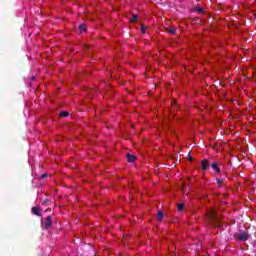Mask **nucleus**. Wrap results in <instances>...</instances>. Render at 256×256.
<instances>
[{
  "mask_svg": "<svg viewBox=\"0 0 256 256\" xmlns=\"http://www.w3.org/2000/svg\"><path fill=\"white\" fill-rule=\"evenodd\" d=\"M208 219L211 225H213V227H223V223L221 222L223 217L219 216L217 211L213 209L210 210Z\"/></svg>",
  "mask_w": 256,
  "mask_h": 256,
  "instance_id": "obj_1",
  "label": "nucleus"
},
{
  "mask_svg": "<svg viewBox=\"0 0 256 256\" xmlns=\"http://www.w3.org/2000/svg\"><path fill=\"white\" fill-rule=\"evenodd\" d=\"M42 225L44 229H49L53 225V222H51V216H47L45 220L42 221Z\"/></svg>",
  "mask_w": 256,
  "mask_h": 256,
  "instance_id": "obj_2",
  "label": "nucleus"
},
{
  "mask_svg": "<svg viewBox=\"0 0 256 256\" xmlns=\"http://www.w3.org/2000/svg\"><path fill=\"white\" fill-rule=\"evenodd\" d=\"M237 240L238 241H248L249 240V234L246 233V232L238 234L237 235Z\"/></svg>",
  "mask_w": 256,
  "mask_h": 256,
  "instance_id": "obj_3",
  "label": "nucleus"
},
{
  "mask_svg": "<svg viewBox=\"0 0 256 256\" xmlns=\"http://www.w3.org/2000/svg\"><path fill=\"white\" fill-rule=\"evenodd\" d=\"M41 209L40 207H32V215H36V217H41Z\"/></svg>",
  "mask_w": 256,
  "mask_h": 256,
  "instance_id": "obj_4",
  "label": "nucleus"
},
{
  "mask_svg": "<svg viewBox=\"0 0 256 256\" xmlns=\"http://www.w3.org/2000/svg\"><path fill=\"white\" fill-rule=\"evenodd\" d=\"M212 169L216 171V173H221V168H219V164L217 162L212 164Z\"/></svg>",
  "mask_w": 256,
  "mask_h": 256,
  "instance_id": "obj_5",
  "label": "nucleus"
},
{
  "mask_svg": "<svg viewBox=\"0 0 256 256\" xmlns=\"http://www.w3.org/2000/svg\"><path fill=\"white\" fill-rule=\"evenodd\" d=\"M78 31H80V33H85L87 31V25L80 24L78 27Z\"/></svg>",
  "mask_w": 256,
  "mask_h": 256,
  "instance_id": "obj_6",
  "label": "nucleus"
},
{
  "mask_svg": "<svg viewBox=\"0 0 256 256\" xmlns=\"http://www.w3.org/2000/svg\"><path fill=\"white\" fill-rule=\"evenodd\" d=\"M127 161H137V157L133 154H126Z\"/></svg>",
  "mask_w": 256,
  "mask_h": 256,
  "instance_id": "obj_7",
  "label": "nucleus"
},
{
  "mask_svg": "<svg viewBox=\"0 0 256 256\" xmlns=\"http://www.w3.org/2000/svg\"><path fill=\"white\" fill-rule=\"evenodd\" d=\"M209 168V161H202V170L207 171Z\"/></svg>",
  "mask_w": 256,
  "mask_h": 256,
  "instance_id": "obj_8",
  "label": "nucleus"
},
{
  "mask_svg": "<svg viewBox=\"0 0 256 256\" xmlns=\"http://www.w3.org/2000/svg\"><path fill=\"white\" fill-rule=\"evenodd\" d=\"M130 21L132 23H137V21H139V16H137V14H133L132 17L130 18Z\"/></svg>",
  "mask_w": 256,
  "mask_h": 256,
  "instance_id": "obj_9",
  "label": "nucleus"
},
{
  "mask_svg": "<svg viewBox=\"0 0 256 256\" xmlns=\"http://www.w3.org/2000/svg\"><path fill=\"white\" fill-rule=\"evenodd\" d=\"M177 31V27H170L169 29H168V33L170 34V35H175V32Z\"/></svg>",
  "mask_w": 256,
  "mask_h": 256,
  "instance_id": "obj_10",
  "label": "nucleus"
},
{
  "mask_svg": "<svg viewBox=\"0 0 256 256\" xmlns=\"http://www.w3.org/2000/svg\"><path fill=\"white\" fill-rule=\"evenodd\" d=\"M164 213H163V211H159L158 212V221H163V217H164Z\"/></svg>",
  "mask_w": 256,
  "mask_h": 256,
  "instance_id": "obj_11",
  "label": "nucleus"
},
{
  "mask_svg": "<svg viewBox=\"0 0 256 256\" xmlns=\"http://www.w3.org/2000/svg\"><path fill=\"white\" fill-rule=\"evenodd\" d=\"M60 117H69V112H60Z\"/></svg>",
  "mask_w": 256,
  "mask_h": 256,
  "instance_id": "obj_12",
  "label": "nucleus"
},
{
  "mask_svg": "<svg viewBox=\"0 0 256 256\" xmlns=\"http://www.w3.org/2000/svg\"><path fill=\"white\" fill-rule=\"evenodd\" d=\"M183 209H185V205L184 204H178V211H183Z\"/></svg>",
  "mask_w": 256,
  "mask_h": 256,
  "instance_id": "obj_13",
  "label": "nucleus"
},
{
  "mask_svg": "<svg viewBox=\"0 0 256 256\" xmlns=\"http://www.w3.org/2000/svg\"><path fill=\"white\" fill-rule=\"evenodd\" d=\"M140 29H141L142 33H144V34L146 33V28H145L144 24L141 25Z\"/></svg>",
  "mask_w": 256,
  "mask_h": 256,
  "instance_id": "obj_14",
  "label": "nucleus"
},
{
  "mask_svg": "<svg viewBox=\"0 0 256 256\" xmlns=\"http://www.w3.org/2000/svg\"><path fill=\"white\" fill-rule=\"evenodd\" d=\"M216 181H217L219 186L223 185V179H217Z\"/></svg>",
  "mask_w": 256,
  "mask_h": 256,
  "instance_id": "obj_15",
  "label": "nucleus"
},
{
  "mask_svg": "<svg viewBox=\"0 0 256 256\" xmlns=\"http://www.w3.org/2000/svg\"><path fill=\"white\" fill-rule=\"evenodd\" d=\"M196 10H197V12L200 13V14L204 13L203 8H199V7H198V8H196Z\"/></svg>",
  "mask_w": 256,
  "mask_h": 256,
  "instance_id": "obj_16",
  "label": "nucleus"
},
{
  "mask_svg": "<svg viewBox=\"0 0 256 256\" xmlns=\"http://www.w3.org/2000/svg\"><path fill=\"white\" fill-rule=\"evenodd\" d=\"M46 177H49V174L44 173V174L41 175V179H46Z\"/></svg>",
  "mask_w": 256,
  "mask_h": 256,
  "instance_id": "obj_17",
  "label": "nucleus"
},
{
  "mask_svg": "<svg viewBox=\"0 0 256 256\" xmlns=\"http://www.w3.org/2000/svg\"><path fill=\"white\" fill-rule=\"evenodd\" d=\"M187 157H188V161H193V157L191 156V153H188Z\"/></svg>",
  "mask_w": 256,
  "mask_h": 256,
  "instance_id": "obj_18",
  "label": "nucleus"
},
{
  "mask_svg": "<svg viewBox=\"0 0 256 256\" xmlns=\"http://www.w3.org/2000/svg\"><path fill=\"white\" fill-rule=\"evenodd\" d=\"M45 203H49V200L48 199L44 200L42 205H45Z\"/></svg>",
  "mask_w": 256,
  "mask_h": 256,
  "instance_id": "obj_19",
  "label": "nucleus"
},
{
  "mask_svg": "<svg viewBox=\"0 0 256 256\" xmlns=\"http://www.w3.org/2000/svg\"><path fill=\"white\" fill-rule=\"evenodd\" d=\"M32 81H35V77H32Z\"/></svg>",
  "mask_w": 256,
  "mask_h": 256,
  "instance_id": "obj_20",
  "label": "nucleus"
},
{
  "mask_svg": "<svg viewBox=\"0 0 256 256\" xmlns=\"http://www.w3.org/2000/svg\"><path fill=\"white\" fill-rule=\"evenodd\" d=\"M201 161H207V159H202Z\"/></svg>",
  "mask_w": 256,
  "mask_h": 256,
  "instance_id": "obj_21",
  "label": "nucleus"
}]
</instances>
